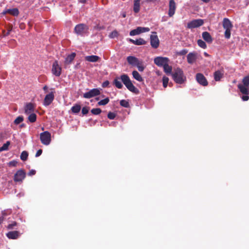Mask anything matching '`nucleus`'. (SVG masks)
I'll list each match as a JSON object with an SVG mask.
<instances>
[{
	"mask_svg": "<svg viewBox=\"0 0 249 249\" xmlns=\"http://www.w3.org/2000/svg\"><path fill=\"white\" fill-rule=\"evenodd\" d=\"M102 112L100 108H93L91 110V112L94 115H99Z\"/></svg>",
	"mask_w": 249,
	"mask_h": 249,
	"instance_id": "e433bc0d",
	"label": "nucleus"
},
{
	"mask_svg": "<svg viewBox=\"0 0 249 249\" xmlns=\"http://www.w3.org/2000/svg\"><path fill=\"white\" fill-rule=\"evenodd\" d=\"M17 225L18 223L14 221L11 224H9L7 226V228L8 230H13L15 228V227L17 226Z\"/></svg>",
	"mask_w": 249,
	"mask_h": 249,
	"instance_id": "ea45409f",
	"label": "nucleus"
},
{
	"mask_svg": "<svg viewBox=\"0 0 249 249\" xmlns=\"http://www.w3.org/2000/svg\"><path fill=\"white\" fill-rule=\"evenodd\" d=\"M196 79L199 85L203 87H206L208 85L207 79L201 73H197L196 74Z\"/></svg>",
	"mask_w": 249,
	"mask_h": 249,
	"instance_id": "6e6552de",
	"label": "nucleus"
},
{
	"mask_svg": "<svg viewBox=\"0 0 249 249\" xmlns=\"http://www.w3.org/2000/svg\"><path fill=\"white\" fill-rule=\"evenodd\" d=\"M176 9V4L174 0H170L169 3L168 16L172 17L175 14Z\"/></svg>",
	"mask_w": 249,
	"mask_h": 249,
	"instance_id": "2eb2a0df",
	"label": "nucleus"
},
{
	"mask_svg": "<svg viewBox=\"0 0 249 249\" xmlns=\"http://www.w3.org/2000/svg\"><path fill=\"white\" fill-rule=\"evenodd\" d=\"M120 104L121 106L124 107H129V102L125 100H122L120 102Z\"/></svg>",
	"mask_w": 249,
	"mask_h": 249,
	"instance_id": "c9c22d12",
	"label": "nucleus"
},
{
	"mask_svg": "<svg viewBox=\"0 0 249 249\" xmlns=\"http://www.w3.org/2000/svg\"><path fill=\"white\" fill-rule=\"evenodd\" d=\"M43 89L44 90L46 91L48 89V87L47 86H45Z\"/></svg>",
	"mask_w": 249,
	"mask_h": 249,
	"instance_id": "4d7b16f0",
	"label": "nucleus"
},
{
	"mask_svg": "<svg viewBox=\"0 0 249 249\" xmlns=\"http://www.w3.org/2000/svg\"><path fill=\"white\" fill-rule=\"evenodd\" d=\"M169 78L166 76H163L162 77V83H163V87L164 88H166L168 83Z\"/></svg>",
	"mask_w": 249,
	"mask_h": 249,
	"instance_id": "58836bf2",
	"label": "nucleus"
},
{
	"mask_svg": "<svg viewBox=\"0 0 249 249\" xmlns=\"http://www.w3.org/2000/svg\"><path fill=\"white\" fill-rule=\"evenodd\" d=\"M150 31L148 27H138L136 29L131 30L129 35L131 36L139 35L141 33L147 32Z\"/></svg>",
	"mask_w": 249,
	"mask_h": 249,
	"instance_id": "f8f14e48",
	"label": "nucleus"
},
{
	"mask_svg": "<svg viewBox=\"0 0 249 249\" xmlns=\"http://www.w3.org/2000/svg\"><path fill=\"white\" fill-rule=\"evenodd\" d=\"M135 41H136V40H133L132 39H129V41L135 45H136V43L135 42Z\"/></svg>",
	"mask_w": 249,
	"mask_h": 249,
	"instance_id": "5fc2aeb1",
	"label": "nucleus"
},
{
	"mask_svg": "<svg viewBox=\"0 0 249 249\" xmlns=\"http://www.w3.org/2000/svg\"><path fill=\"white\" fill-rule=\"evenodd\" d=\"M187 59L189 64H193L196 59V53H190L187 55Z\"/></svg>",
	"mask_w": 249,
	"mask_h": 249,
	"instance_id": "a211bd4d",
	"label": "nucleus"
},
{
	"mask_svg": "<svg viewBox=\"0 0 249 249\" xmlns=\"http://www.w3.org/2000/svg\"><path fill=\"white\" fill-rule=\"evenodd\" d=\"M36 173V171L35 170L32 169L29 172L28 174L29 176H33V175H35Z\"/></svg>",
	"mask_w": 249,
	"mask_h": 249,
	"instance_id": "8fccbe9b",
	"label": "nucleus"
},
{
	"mask_svg": "<svg viewBox=\"0 0 249 249\" xmlns=\"http://www.w3.org/2000/svg\"><path fill=\"white\" fill-rule=\"evenodd\" d=\"M9 14L13 16H18L19 14V11L18 8H13L6 9L3 11L2 14L6 15Z\"/></svg>",
	"mask_w": 249,
	"mask_h": 249,
	"instance_id": "f3484780",
	"label": "nucleus"
},
{
	"mask_svg": "<svg viewBox=\"0 0 249 249\" xmlns=\"http://www.w3.org/2000/svg\"><path fill=\"white\" fill-rule=\"evenodd\" d=\"M53 73L56 76H59L61 73V68L58 65L57 61H55L52 66V70Z\"/></svg>",
	"mask_w": 249,
	"mask_h": 249,
	"instance_id": "ddd939ff",
	"label": "nucleus"
},
{
	"mask_svg": "<svg viewBox=\"0 0 249 249\" xmlns=\"http://www.w3.org/2000/svg\"><path fill=\"white\" fill-rule=\"evenodd\" d=\"M54 92L52 91L45 96L43 101V105L45 106H49L52 103V102L54 100Z\"/></svg>",
	"mask_w": 249,
	"mask_h": 249,
	"instance_id": "4468645a",
	"label": "nucleus"
},
{
	"mask_svg": "<svg viewBox=\"0 0 249 249\" xmlns=\"http://www.w3.org/2000/svg\"><path fill=\"white\" fill-rule=\"evenodd\" d=\"M29 116L28 117V120L30 123H34L36 120V115L34 113H32L30 114H28Z\"/></svg>",
	"mask_w": 249,
	"mask_h": 249,
	"instance_id": "c756f323",
	"label": "nucleus"
},
{
	"mask_svg": "<svg viewBox=\"0 0 249 249\" xmlns=\"http://www.w3.org/2000/svg\"><path fill=\"white\" fill-rule=\"evenodd\" d=\"M202 36L203 39L209 43H212L213 39L210 33L208 32H204L202 33Z\"/></svg>",
	"mask_w": 249,
	"mask_h": 249,
	"instance_id": "412c9836",
	"label": "nucleus"
},
{
	"mask_svg": "<svg viewBox=\"0 0 249 249\" xmlns=\"http://www.w3.org/2000/svg\"><path fill=\"white\" fill-rule=\"evenodd\" d=\"M157 0H147V2H155Z\"/></svg>",
	"mask_w": 249,
	"mask_h": 249,
	"instance_id": "bf43d9fd",
	"label": "nucleus"
},
{
	"mask_svg": "<svg viewBox=\"0 0 249 249\" xmlns=\"http://www.w3.org/2000/svg\"><path fill=\"white\" fill-rule=\"evenodd\" d=\"M188 53V50L186 49H183L181 51L177 53V54L179 55H184Z\"/></svg>",
	"mask_w": 249,
	"mask_h": 249,
	"instance_id": "c03bdc74",
	"label": "nucleus"
},
{
	"mask_svg": "<svg viewBox=\"0 0 249 249\" xmlns=\"http://www.w3.org/2000/svg\"><path fill=\"white\" fill-rule=\"evenodd\" d=\"M11 31V29H9L6 33H4V36H7L9 35H10Z\"/></svg>",
	"mask_w": 249,
	"mask_h": 249,
	"instance_id": "603ef678",
	"label": "nucleus"
},
{
	"mask_svg": "<svg viewBox=\"0 0 249 249\" xmlns=\"http://www.w3.org/2000/svg\"><path fill=\"white\" fill-rule=\"evenodd\" d=\"M123 17L124 18H125V14H124V15H123Z\"/></svg>",
	"mask_w": 249,
	"mask_h": 249,
	"instance_id": "0e129e2a",
	"label": "nucleus"
},
{
	"mask_svg": "<svg viewBox=\"0 0 249 249\" xmlns=\"http://www.w3.org/2000/svg\"><path fill=\"white\" fill-rule=\"evenodd\" d=\"M109 84V82L107 80L105 82H104L102 84V87L103 88L107 87Z\"/></svg>",
	"mask_w": 249,
	"mask_h": 249,
	"instance_id": "49530a36",
	"label": "nucleus"
},
{
	"mask_svg": "<svg viewBox=\"0 0 249 249\" xmlns=\"http://www.w3.org/2000/svg\"><path fill=\"white\" fill-rule=\"evenodd\" d=\"M6 236L9 239H16L19 236V232L17 231H9L6 233Z\"/></svg>",
	"mask_w": 249,
	"mask_h": 249,
	"instance_id": "aec40b11",
	"label": "nucleus"
},
{
	"mask_svg": "<svg viewBox=\"0 0 249 249\" xmlns=\"http://www.w3.org/2000/svg\"><path fill=\"white\" fill-rule=\"evenodd\" d=\"M164 71L167 74H171L172 70V67L167 63L165 66L163 67Z\"/></svg>",
	"mask_w": 249,
	"mask_h": 249,
	"instance_id": "cd10ccee",
	"label": "nucleus"
},
{
	"mask_svg": "<svg viewBox=\"0 0 249 249\" xmlns=\"http://www.w3.org/2000/svg\"><path fill=\"white\" fill-rule=\"evenodd\" d=\"M10 144V142L7 141L6 142L0 147V152L6 151L8 149V147Z\"/></svg>",
	"mask_w": 249,
	"mask_h": 249,
	"instance_id": "2f4dec72",
	"label": "nucleus"
},
{
	"mask_svg": "<svg viewBox=\"0 0 249 249\" xmlns=\"http://www.w3.org/2000/svg\"><path fill=\"white\" fill-rule=\"evenodd\" d=\"M140 0H134L133 11L135 13H138L140 11Z\"/></svg>",
	"mask_w": 249,
	"mask_h": 249,
	"instance_id": "393cba45",
	"label": "nucleus"
},
{
	"mask_svg": "<svg viewBox=\"0 0 249 249\" xmlns=\"http://www.w3.org/2000/svg\"><path fill=\"white\" fill-rule=\"evenodd\" d=\"M6 215H7V213H6L5 211H4L2 212V216H3L4 217L5 216H6Z\"/></svg>",
	"mask_w": 249,
	"mask_h": 249,
	"instance_id": "6e6d98bb",
	"label": "nucleus"
},
{
	"mask_svg": "<svg viewBox=\"0 0 249 249\" xmlns=\"http://www.w3.org/2000/svg\"><path fill=\"white\" fill-rule=\"evenodd\" d=\"M169 59L167 57L158 56L154 58V62L155 64L159 67H163L167 63H168Z\"/></svg>",
	"mask_w": 249,
	"mask_h": 249,
	"instance_id": "423d86ee",
	"label": "nucleus"
},
{
	"mask_svg": "<svg viewBox=\"0 0 249 249\" xmlns=\"http://www.w3.org/2000/svg\"><path fill=\"white\" fill-rule=\"evenodd\" d=\"M204 55H205V56H208L209 55H208V53H204Z\"/></svg>",
	"mask_w": 249,
	"mask_h": 249,
	"instance_id": "680f3d73",
	"label": "nucleus"
},
{
	"mask_svg": "<svg viewBox=\"0 0 249 249\" xmlns=\"http://www.w3.org/2000/svg\"><path fill=\"white\" fill-rule=\"evenodd\" d=\"M23 126H24V124H22L21 125V127H22Z\"/></svg>",
	"mask_w": 249,
	"mask_h": 249,
	"instance_id": "69168bd1",
	"label": "nucleus"
},
{
	"mask_svg": "<svg viewBox=\"0 0 249 249\" xmlns=\"http://www.w3.org/2000/svg\"><path fill=\"white\" fill-rule=\"evenodd\" d=\"M76 56L75 53H72L71 54L68 55L65 59V64L69 65L71 63Z\"/></svg>",
	"mask_w": 249,
	"mask_h": 249,
	"instance_id": "5701e85b",
	"label": "nucleus"
},
{
	"mask_svg": "<svg viewBox=\"0 0 249 249\" xmlns=\"http://www.w3.org/2000/svg\"><path fill=\"white\" fill-rule=\"evenodd\" d=\"M81 108V106L80 105L75 104L73 107H72L71 108V110L73 113L76 114L80 112Z\"/></svg>",
	"mask_w": 249,
	"mask_h": 249,
	"instance_id": "bb28decb",
	"label": "nucleus"
},
{
	"mask_svg": "<svg viewBox=\"0 0 249 249\" xmlns=\"http://www.w3.org/2000/svg\"><path fill=\"white\" fill-rule=\"evenodd\" d=\"M116 116V114L115 113L112 112H109L107 114L108 118L110 120L114 119L115 118Z\"/></svg>",
	"mask_w": 249,
	"mask_h": 249,
	"instance_id": "37998d69",
	"label": "nucleus"
},
{
	"mask_svg": "<svg viewBox=\"0 0 249 249\" xmlns=\"http://www.w3.org/2000/svg\"><path fill=\"white\" fill-rule=\"evenodd\" d=\"M88 29V26L85 24L81 23L76 25L74 28V32L77 35H83Z\"/></svg>",
	"mask_w": 249,
	"mask_h": 249,
	"instance_id": "39448f33",
	"label": "nucleus"
},
{
	"mask_svg": "<svg viewBox=\"0 0 249 249\" xmlns=\"http://www.w3.org/2000/svg\"><path fill=\"white\" fill-rule=\"evenodd\" d=\"M23 121V117L22 116H18L14 121L15 124H18Z\"/></svg>",
	"mask_w": 249,
	"mask_h": 249,
	"instance_id": "4c0bfd02",
	"label": "nucleus"
},
{
	"mask_svg": "<svg viewBox=\"0 0 249 249\" xmlns=\"http://www.w3.org/2000/svg\"><path fill=\"white\" fill-rule=\"evenodd\" d=\"M100 58L97 55H89L85 57V60L89 62H95L99 60Z\"/></svg>",
	"mask_w": 249,
	"mask_h": 249,
	"instance_id": "b1692460",
	"label": "nucleus"
},
{
	"mask_svg": "<svg viewBox=\"0 0 249 249\" xmlns=\"http://www.w3.org/2000/svg\"><path fill=\"white\" fill-rule=\"evenodd\" d=\"M132 75L134 78L139 82H142L143 81V79L139 72L136 71H134L132 72Z\"/></svg>",
	"mask_w": 249,
	"mask_h": 249,
	"instance_id": "a878e982",
	"label": "nucleus"
},
{
	"mask_svg": "<svg viewBox=\"0 0 249 249\" xmlns=\"http://www.w3.org/2000/svg\"><path fill=\"white\" fill-rule=\"evenodd\" d=\"M42 153V150L41 149H39L38 150H37V151L36 153V157H39V156H40L41 155Z\"/></svg>",
	"mask_w": 249,
	"mask_h": 249,
	"instance_id": "09e8293b",
	"label": "nucleus"
},
{
	"mask_svg": "<svg viewBox=\"0 0 249 249\" xmlns=\"http://www.w3.org/2000/svg\"><path fill=\"white\" fill-rule=\"evenodd\" d=\"M28 156V153L27 151H24L22 152L20 155V159L21 160L23 161H25L27 160Z\"/></svg>",
	"mask_w": 249,
	"mask_h": 249,
	"instance_id": "72a5a7b5",
	"label": "nucleus"
},
{
	"mask_svg": "<svg viewBox=\"0 0 249 249\" xmlns=\"http://www.w3.org/2000/svg\"><path fill=\"white\" fill-rule=\"evenodd\" d=\"M95 99H96V100H97H97H99V97H96V98H95Z\"/></svg>",
	"mask_w": 249,
	"mask_h": 249,
	"instance_id": "e2e57ef3",
	"label": "nucleus"
},
{
	"mask_svg": "<svg viewBox=\"0 0 249 249\" xmlns=\"http://www.w3.org/2000/svg\"><path fill=\"white\" fill-rule=\"evenodd\" d=\"M172 77L175 82L178 84H182L186 79L183 72L180 68H177L175 72L172 74Z\"/></svg>",
	"mask_w": 249,
	"mask_h": 249,
	"instance_id": "f03ea898",
	"label": "nucleus"
},
{
	"mask_svg": "<svg viewBox=\"0 0 249 249\" xmlns=\"http://www.w3.org/2000/svg\"><path fill=\"white\" fill-rule=\"evenodd\" d=\"M109 102V99L108 97H107L103 100H101L98 102L97 104L98 106H105Z\"/></svg>",
	"mask_w": 249,
	"mask_h": 249,
	"instance_id": "7c9ffc66",
	"label": "nucleus"
},
{
	"mask_svg": "<svg viewBox=\"0 0 249 249\" xmlns=\"http://www.w3.org/2000/svg\"><path fill=\"white\" fill-rule=\"evenodd\" d=\"M242 99L244 101H248L249 99V97L248 95H243L242 97Z\"/></svg>",
	"mask_w": 249,
	"mask_h": 249,
	"instance_id": "de8ad7c7",
	"label": "nucleus"
},
{
	"mask_svg": "<svg viewBox=\"0 0 249 249\" xmlns=\"http://www.w3.org/2000/svg\"><path fill=\"white\" fill-rule=\"evenodd\" d=\"M4 219H5V217H4L3 216H1L0 217V224H1L3 222V221L4 220Z\"/></svg>",
	"mask_w": 249,
	"mask_h": 249,
	"instance_id": "864d4df0",
	"label": "nucleus"
},
{
	"mask_svg": "<svg viewBox=\"0 0 249 249\" xmlns=\"http://www.w3.org/2000/svg\"><path fill=\"white\" fill-rule=\"evenodd\" d=\"M222 24L224 29H231L233 27L231 21L227 18H224L223 19Z\"/></svg>",
	"mask_w": 249,
	"mask_h": 249,
	"instance_id": "6ab92c4d",
	"label": "nucleus"
},
{
	"mask_svg": "<svg viewBox=\"0 0 249 249\" xmlns=\"http://www.w3.org/2000/svg\"><path fill=\"white\" fill-rule=\"evenodd\" d=\"M127 61L129 64L132 65H137L139 62L138 59L133 56H128Z\"/></svg>",
	"mask_w": 249,
	"mask_h": 249,
	"instance_id": "4be33fe9",
	"label": "nucleus"
},
{
	"mask_svg": "<svg viewBox=\"0 0 249 249\" xmlns=\"http://www.w3.org/2000/svg\"><path fill=\"white\" fill-rule=\"evenodd\" d=\"M26 176V173L23 170H18L14 175V180L15 182L22 181Z\"/></svg>",
	"mask_w": 249,
	"mask_h": 249,
	"instance_id": "9b49d317",
	"label": "nucleus"
},
{
	"mask_svg": "<svg viewBox=\"0 0 249 249\" xmlns=\"http://www.w3.org/2000/svg\"><path fill=\"white\" fill-rule=\"evenodd\" d=\"M89 107H83L82 109V113L83 115H86L88 113Z\"/></svg>",
	"mask_w": 249,
	"mask_h": 249,
	"instance_id": "79ce46f5",
	"label": "nucleus"
},
{
	"mask_svg": "<svg viewBox=\"0 0 249 249\" xmlns=\"http://www.w3.org/2000/svg\"><path fill=\"white\" fill-rule=\"evenodd\" d=\"M202 1H203L204 2L208 3L210 1V0H202Z\"/></svg>",
	"mask_w": 249,
	"mask_h": 249,
	"instance_id": "13d9d810",
	"label": "nucleus"
},
{
	"mask_svg": "<svg viewBox=\"0 0 249 249\" xmlns=\"http://www.w3.org/2000/svg\"><path fill=\"white\" fill-rule=\"evenodd\" d=\"M204 21L201 19H194L187 24V28L189 29L195 28L202 26Z\"/></svg>",
	"mask_w": 249,
	"mask_h": 249,
	"instance_id": "1a4fd4ad",
	"label": "nucleus"
},
{
	"mask_svg": "<svg viewBox=\"0 0 249 249\" xmlns=\"http://www.w3.org/2000/svg\"><path fill=\"white\" fill-rule=\"evenodd\" d=\"M197 44L200 47L203 49H206L207 48L206 43L201 39H198L197 40Z\"/></svg>",
	"mask_w": 249,
	"mask_h": 249,
	"instance_id": "f704fd0d",
	"label": "nucleus"
},
{
	"mask_svg": "<svg viewBox=\"0 0 249 249\" xmlns=\"http://www.w3.org/2000/svg\"><path fill=\"white\" fill-rule=\"evenodd\" d=\"M17 162L16 161H12L9 162V165L12 166H16Z\"/></svg>",
	"mask_w": 249,
	"mask_h": 249,
	"instance_id": "3c124183",
	"label": "nucleus"
},
{
	"mask_svg": "<svg viewBox=\"0 0 249 249\" xmlns=\"http://www.w3.org/2000/svg\"><path fill=\"white\" fill-rule=\"evenodd\" d=\"M231 30V29H225L224 36L226 38L229 39L230 38Z\"/></svg>",
	"mask_w": 249,
	"mask_h": 249,
	"instance_id": "a19ab883",
	"label": "nucleus"
},
{
	"mask_svg": "<svg viewBox=\"0 0 249 249\" xmlns=\"http://www.w3.org/2000/svg\"><path fill=\"white\" fill-rule=\"evenodd\" d=\"M242 83L243 84L238 85V88L242 94L248 95L249 94V75L243 78Z\"/></svg>",
	"mask_w": 249,
	"mask_h": 249,
	"instance_id": "7ed1b4c3",
	"label": "nucleus"
},
{
	"mask_svg": "<svg viewBox=\"0 0 249 249\" xmlns=\"http://www.w3.org/2000/svg\"><path fill=\"white\" fill-rule=\"evenodd\" d=\"M40 139L42 144L46 145H49L51 141V133L47 131L40 133Z\"/></svg>",
	"mask_w": 249,
	"mask_h": 249,
	"instance_id": "20e7f679",
	"label": "nucleus"
},
{
	"mask_svg": "<svg viewBox=\"0 0 249 249\" xmlns=\"http://www.w3.org/2000/svg\"><path fill=\"white\" fill-rule=\"evenodd\" d=\"M100 94V91L98 89H93L83 94V97L86 99H89Z\"/></svg>",
	"mask_w": 249,
	"mask_h": 249,
	"instance_id": "9d476101",
	"label": "nucleus"
},
{
	"mask_svg": "<svg viewBox=\"0 0 249 249\" xmlns=\"http://www.w3.org/2000/svg\"><path fill=\"white\" fill-rule=\"evenodd\" d=\"M152 34L150 36V44L153 48L157 49L159 46L160 40L156 32H153Z\"/></svg>",
	"mask_w": 249,
	"mask_h": 249,
	"instance_id": "0eeeda50",
	"label": "nucleus"
},
{
	"mask_svg": "<svg viewBox=\"0 0 249 249\" xmlns=\"http://www.w3.org/2000/svg\"><path fill=\"white\" fill-rule=\"evenodd\" d=\"M135 42L137 45H145L146 44V41L142 38L136 39Z\"/></svg>",
	"mask_w": 249,
	"mask_h": 249,
	"instance_id": "473e14b6",
	"label": "nucleus"
},
{
	"mask_svg": "<svg viewBox=\"0 0 249 249\" xmlns=\"http://www.w3.org/2000/svg\"><path fill=\"white\" fill-rule=\"evenodd\" d=\"M35 106L31 103H27L24 108L25 113L27 115L34 113L35 110Z\"/></svg>",
	"mask_w": 249,
	"mask_h": 249,
	"instance_id": "dca6fc26",
	"label": "nucleus"
},
{
	"mask_svg": "<svg viewBox=\"0 0 249 249\" xmlns=\"http://www.w3.org/2000/svg\"><path fill=\"white\" fill-rule=\"evenodd\" d=\"M137 68H138V70L140 71H143L144 69V66H143L140 63V62H139V63H138V64L136 65Z\"/></svg>",
	"mask_w": 249,
	"mask_h": 249,
	"instance_id": "a18cd8bd",
	"label": "nucleus"
},
{
	"mask_svg": "<svg viewBox=\"0 0 249 249\" xmlns=\"http://www.w3.org/2000/svg\"><path fill=\"white\" fill-rule=\"evenodd\" d=\"M2 140V136L1 135H0V142Z\"/></svg>",
	"mask_w": 249,
	"mask_h": 249,
	"instance_id": "052dcab7",
	"label": "nucleus"
},
{
	"mask_svg": "<svg viewBox=\"0 0 249 249\" xmlns=\"http://www.w3.org/2000/svg\"><path fill=\"white\" fill-rule=\"evenodd\" d=\"M223 74L219 71H217L214 73V78L216 81H218L222 77Z\"/></svg>",
	"mask_w": 249,
	"mask_h": 249,
	"instance_id": "c85d7f7f",
	"label": "nucleus"
},
{
	"mask_svg": "<svg viewBox=\"0 0 249 249\" xmlns=\"http://www.w3.org/2000/svg\"><path fill=\"white\" fill-rule=\"evenodd\" d=\"M120 80H121L127 89L130 91L135 93H139V90L132 84L129 76L125 74L121 75L120 77H117L114 79L113 84L118 89H122L123 87Z\"/></svg>",
	"mask_w": 249,
	"mask_h": 249,
	"instance_id": "f257e3e1",
	"label": "nucleus"
}]
</instances>
